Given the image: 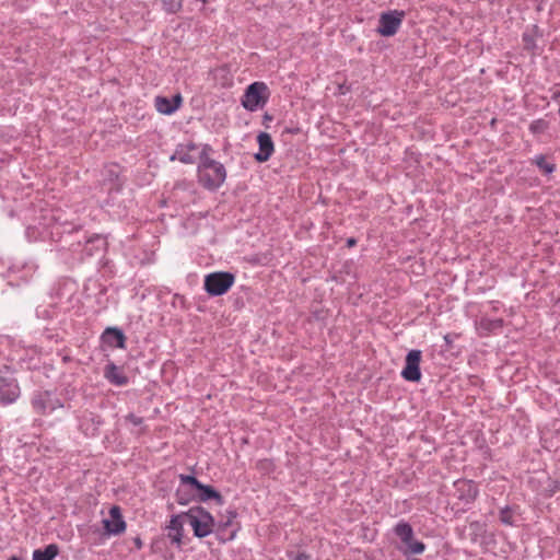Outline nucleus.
Segmentation results:
<instances>
[{
  "mask_svg": "<svg viewBox=\"0 0 560 560\" xmlns=\"http://www.w3.org/2000/svg\"><path fill=\"white\" fill-rule=\"evenodd\" d=\"M558 114H559V116H560V106H559V110H558Z\"/></svg>",
  "mask_w": 560,
  "mask_h": 560,
  "instance_id": "41",
  "label": "nucleus"
},
{
  "mask_svg": "<svg viewBox=\"0 0 560 560\" xmlns=\"http://www.w3.org/2000/svg\"><path fill=\"white\" fill-rule=\"evenodd\" d=\"M541 36L542 34L537 25H533L530 28L525 30L522 34L524 49L535 55L538 49L537 38Z\"/></svg>",
  "mask_w": 560,
  "mask_h": 560,
  "instance_id": "22",
  "label": "nucleus"
},
{
  "mask_svg": "<svg viewBox=\"0 0 560 560\" xmlns=\"http://www.w3.org/2000/svg\"><path fill=\"white\" fill-rule=\"evenodd\" d=\"M504 322L502 318H490L481 316L476 320V329L479 336L485 337L494 334L503 328Z\"/></svg>",
  "mask_w": 560,
  "mask_h": 560,
  "instance_id": "21",
  "label": "nucleus"
},
{
  "mask_svg": "<svg viewBox=\"0 0 560 560\" xmlns=\"http://www.w3.org/2000/svg\"><path fill=\"white\" fill-rule=\"evenodd\" d=\"M179 481L182 488H184L185 486H189L198 490V488L201 487V482L195 476L191 475H179Z\"/></svg>",
  "mask_w": 560,
  "mask_h": 560,
  "instance_id": "30",
  "label": "nucleus"
},
{
  "mask_svg": "<svg viewBox=\"0 0 560 560\" xmlns=\"http://www.w3.org/2000/svg\"><path fill=\"white\" fill-rule=\"evenodd\" d=\"M394 533L406 545L405 555H420L424 551L425 545L413 539V529L408 522L399 521L394 527Z\"/></svg>",
  "mask_w": 560,
  "mask_h": 560,
  "instance_id": "7",
  "label": "nucleus"
},
{
  "mask_svg": "<svg viewBox=\"0 0 560 560\" xmlns=\"http://www.w3.org/2000/svg\"><path fill=\"white\" fill-rule=\"evenodd\" d=\"M59 553V547L56 544H49L44 549L33 551V560H54Z\"/></svg>",
  "mask_w": 560,
  "mask_h": 560,
  "instance_id": "25",
  "label": "nucleus"
},
{
  "mask_svg": "<svg viewBox=\"0 0 560 560\" xmlns=\"http://www.w3.org/2000/svg\"><path fill=\"white\" fill-rule=\"evenodd\" d=\"M125 420L129 423H131L133 427H138L139 430L135 432L137 435H140L144 432L145 428L143 427L144 419L142 417H139L135 413H128L125 417Z\"/></svg>",
  "mask_w": 560,
  "mask_h": 560,
  "instance_id": "28",
  "label": "nucleus"
},
{
  "mask_svg": "<svg viewBox=\"0 0 560 560\" xmlns=\"http://www.w3.org/2000/svg\"><path fill=\"white\" fill-rule=\"evenodd\" d=\"M31 405L33 410L42 416H49L57 409L65 408V404L56 392L37 389L32 394Z\"/></svg>",
  "mask_w": 560,
  "mask_h": 560,
  "instance_id": "4",
  "label": "nucleus"
},
{
  "mask_svg": "<svg viewBox=\"0 0 560 560\" xmlns=\"http://www.w3.org/2000/svg\"><path fill=\"white\" fill-rule=\"evenodd\" d=\"M176 502L179 504V505H187L190 503L191 501V497L189 493H187L185 491L184 488L179 487L177 490H176Z\"/></svg>",
  "mask_w": 560,
  "mask_h": 560,
  "instance_id": "32",
  "label": "nucleus"
},
{
  "mask_svg": "<svg viewBox=\"0 0 560 560\" xmlns=\"http://www.w3.org/2000/svg\"><path fill=\"white\" fill-rule=\"evenodd\" d=\"M237 514L235 511H229L225 521L215 523L213 534L221 542H228L236 537L240 525L235 522Z\"/></svg>",
  "mask_w": 560,
  "mask_h": 560,
  "instance_id": "10",
  "label": "nucleus"
},
{
  "mask_svg": "<svg viewBox=\"0 0 560 560\" xmlns=\"http://www.w3.org/2000/svg\"><path fill=\"white\" fill-rule=\"evenodd\" d=\"M235 277L228 271L212 272L205 278V290L211 296H220L226 293L234 284Z\"/></svg>",
  "mask_w": 560,
  "mask_h": 560,
  "instance_id": "6",
  "label": "nucleus"
},
{
  "mask_svg": "<svg viewBox=\"0 0 560 560\" xmlns=\"http://www.w3.org/2000/svg\"><path fill=\"white\" fill-rule=\"evenodd\" d=\"M36 315H37V317L47 319V318H51L55 315V311L48 310L47 307L38 306L36 308Z\"/></svg>",
  "mask_w": 560,
  "mask_h": 560,
  "instance_id": "35",
  "label": "nucleus"
},
{
  "mask_svg": "<svg viewBox=\"0 0 560 560\" xmlns=\"http://www.w3.org/2000/svg\"><path fill=\"white\" fill-rule=\"evenodd\" d=\"M104 376L110 384L116 386H124L128 383V377L121 369L114 363H109L105 366Z\"/></svg>",
  "mask_w": 560,
  "mask_h": 560,
  "instance_id": "23",
  "label": "nucleus"
},
{
  "mask_svg": "<svg viewBox=\"0 0 560 560\" xmlns=\"http://www.w3.org/2000/svg\"><path fill=\"white\" fill-rule=\"evenodd\" d=\"M21 396L18 380L9 366H2V405L15 402Z\"/></svg>",
  "mask_w": 560,
  "mask_h": 560,
  "instance_id": "9",
  "label": "nucleus"
},
{
  "mask_svg": "<svg viewBox=\"0 0 560 560\" xmlns=\"http://www.w3.org/2000/svg\"><path fill=\"white\" fill-rule=\"evenodd\" d=\"M183 518H185V515H183V513L174 514L171 516L168 524L165 526V529L167 530V538L171 540V544L174 545L178 549L183 545V537H184Z\"/></svg>",
  "mask_w": 560,
  "mask_h": 560,
  "instance_id": "14",
  "label": "nucleus"
},
{
  "mask_svg": "<svg viewBox=\"0 0 560 560\" xmlns=\"http://www.w3.org/2000/svg\"><path fill=\"white\" fill-rule=\"evenodd\" d=\"M197 173L201 186L210 191L218 190L226 179L225 166L213 159L199 162Z\"/></svg>",
  "mask_w": 560,
  "mask_h": 560,
  "instance_id": "2",
  "label": "nucleus"
},
{
  "mask_svg": "<svg viewBox=\"0 0 560 560\" xmlns=\"http://www.w3.org/2000/svg\"><path fill=\"white\" fill-rule=\"evenodd\" d=\"M182 102L183 98L180 94H176L172 98L165 96H156L154 100V105L160 114L172 115L180 107Z\"/></svg>",
  "mask_w": 560,
  "mask_h": 560,
  "instance_id": "19",
  "label": "nucleus"
},
{
  "mask_svg": "<svg viewBox=\"0 0 560 560\" xmlns=\"http://www.w3.org/2000/svg\"><path fill=\"white\" fill-rule=\"evenodd\" d=\"M110 518L103 521L104 528L109 535H119L126 530V522L122 518L119 506H112L109 510Z\"/></svg>",
  "mask_w": 560,
  "mask_h": 560,
  "instance_id": "16",
  "label": "nucleus"
},
{
  "mask_svg": "<svg viewBox=\"0 0 560 560\" xmlns=\"http://www.w3.org/2000/svg\"><path fill=\"white\" fill-rule=\"evenodd\" d=\"M560 98V91H555L552 93V100H559Z\"/></svg>",
  "mask_w": 560,
  "mask_h": 560,
  "instance_id": "40",
  "label": "nucleus"
},
{
  "mask_svg": "<svg viewBox=\"0 0 560 560\" xmlns=\"http://www.w3.org/2000/svg\"><path fill=\"white\" fill-rule=\"evenodd\" d=\"M210 152H212V147L210 144H203L201 152L199 153V162H203L205 159H211Z\"/></svg>",
  "mask_w": 560,
  "mask_h": 560,
  "instance_id": "36",
  "label": "nucleus"
},
{
  "mask_svg": "<svg viewBox=\"0 0 560 560\" xmlns=\"http://www.w3.org/2000/svg\"><path fill=\"white\" fill-rule=\"evenodd\" d=\"M259 150L254 154L257 162H266L273 153L275 147L272 138L267 132H260L257 137Z\"/></svg>",
  "mask_w": 560,
  "mask_h": 560,
  "instance_id": "20",
  "label": "nucleus"
},
{
  "mask_svg": "<svg viewBox=\"0 0 560 560\" xmlns=\"http://www.w3.org/2000/svg\"><path fill=\"white\" fill-rule=\"evenodd\" d=\"M198 145L194 142L179 143L177 144L174 153L171 155V161H179L184 164H192L196 161V154Z\"/></svg>",
  "mask_w": 560,
  "mask_h": 560,
  "instance_id": "18",
  "label": "nucleus"
},
{
  "mask_svg": "<svg viewBox=\"0 0 560 560\" xmlns=\"http://www.w3.org/2000/svg\"><path fill=\"white\" fill-rule=\"evenodd\" d=\"M548 128V122L545 119H535L529 125V131L533 135L544 133Z\"/></svg>",
  "mask_w": 560,
  "mask_h": 560,
  "instance_id": "29",
  "label": "nucleus"
},
{
  "mask_svg": "<svg viewBox=\"0 0 560 560\" xmlns=\"http://www.w3.org/2000/svg\"><path fill=\"white\" fill-rule=\"evenodd\" d=\"M26 236L31 241L55 243L59 258L73 265L104 252L106 241L100 235L86 237L80 224L62 220L59 211H46L37 225L26 228Z\"/></svg>",
  "mask_w": 560,
  "mask_h": 560,
  "instance_id": "1",
  "label": "nucleus"
},
{
  "mask_svg": "<svg viewBox=\"0 0 560 560\" xmlns=\"http://www.w3.org/2000/svg\"><path fill=\"white\" fill-rule=\"evenodd\" d=\"M268 96V86L265 82H253L245 90L242 105L247 110L255 112L267 104Z\"/></svg>",
  "mask_w": 560,
  "mask_h": 560,
  "instance_id": "5",
  "label": "nucleus"
},
{
  "mask_svg": "<svg viewBox=\"0 0 560 560\" xmlns=\"http://www.w3.org/2000/svg\"><path fill=\"white\" fill-rule=\"evenodd\" d=\"M163 4V9L168 13H176L178 12L182 7L184 0H161Z\"/></svg>",
  "mask_w": 560,
  "mask_h": 560,
  "instance_id": "31",
  "label": "nucleus"
},
{
  "mask_svg": "<svg viewBox=\"0 0 560 560\" xmlns=\"http://www.w3.org/2000/svg\"><path fill=\"white\" fill-rule=\"evenodd\" d=\"M183 515L187 518L197 538H203L213 533L215 521L205 508L199 505L192 506L188 511L183 512Z\"/></svg>",
  "mask_w": 560,
  "mask_h": 560,
  "instance_id": "3",
  "label": "nucleus"
},
{
  "mask_svg": "<svg viewBox=\"0 0 560 560\" xmlns=\"http://www.w3.org/2000/svg\"><path fill=\"white\" fill-rule=\"evenodd\" d=\"M560 491V480H550L546 489L547 495L552 497L555 493Z\"/></svg>",
  "mask_w": 560,
  "mask_h": 560,
  "instance_id": "34",
  "label": "nucleus"
},
{
  "mask_svg": "<svg viewBox=\"0 0 560 560\" xmlns=\"http://www.w3.org/2000/svg\"><path fill=\"white\" fill-rule=\"evenodd\" d=\"M132 542H133L136 549H138V550H140L143 547L142 539L139 536L135 537L132 539Z\"/></svg>",
  "mask_w": 560,
  "mask_h": 560,
  "instance_id": "38",
  "label": "nucleus"
},
{
  "mask_svg": "<svg viewBox=\"0 0 560 560\" xmlns=\"http://www.w3.org/2000/svg\"><path fill=\"white\" fill-rule=\"evenodd\" d=\"M404 18V11L392 10L383 12L378 19L376 32L384 37L394 36L398 32Z\"/></svg>",
  "mask_w": 560,
  "mask_h": 560,
  "instance_id": "8",
  "label": "nucleus"
},
{
  "mask_svg": "<svg viewBox=\"0 0 560 560\" xmlns=\"http://www.w3.org/2000/svg\"><path fill=\"white\" fill-rule=\"evenodd\" d=\"M534 163L541 172L547 175L556 171V164L548 162L542 154L535 155Z\"/></svg>",
  "mask_w": 560,
  "mask_h": 560,
  "instance_id": "26",
  "label": "nucleus"
},
{
  "mask_svg": "<svg viewBox=\"0 0 560 560\" xmlns=\"http://www.w3.org/2000/svg\"><path fill=\"white\" fill-rule=\"evenodd\" d=\"M37 266L34 261L16 260L8 268V277L16 276L23 282H27L35 273Z\"/></svg>",
  "mask_w": 560,
  "mask_h": 560,
  "instance_id": "15",
  "label": "nucleus"
},
{
  "mask_svg": "<svg viewBox=\"0 0 560 560\" xmlns=\"http://www.w3.org/2000/svg\"><path fill=\"white\" fill-rule=\"evenodd\" d=\"M422 352L419 349L410 350L405 360V366L401 371V376L408 382H419L421 380V361Z\"/></svg>",
  "mask_w": 560,
  "mask_h": 560,
  "instance_id": "12",
  "label": "nucleus"
},
{
  "mask_svg": "<svg viewBox=\"0 0 560 560\" xmlns=\"http://www.w3.org/2000/svg\"><path fill=\"white\" fill-rule=\"evenodd\" d=\"M489 305L491 306L492 312H499L503 306L499 301H491L489 302Z\"/></svg>",
  "mask_w": 560,
  "mask_h": 560,
  "instance_id": "37",
  "label": "nucleus"
},
{
  "mask_svg": "<svg viewBox=\"0 0 560 560\" xmlns=\"http://www.w3.org/2000/svg\"><path fill=\"white\" fill-rule=\"evenodd\" d=\"M78 428L85 436H95L104 424L103 418L91 410H84L77 416Z\"/></svg>",
  "mask_w": 560,
  "mask_h": 560,
  "instance_id": "11",
  "label": "nucleus"
},
{
  "mask_svg": "<svg viewBox=\"0 0 560 560\" xmlns=\"http://www.w3.org/2000/svg\"><path fill=\"white\" fill-rule=\"evenodd\" d=\"M499 517H500V522L504 525H508V526L515 525V521L513 517V511L509 505H506L500 510Z\"/></svg>",
  "mask_w": 560,
  "mask_h": 560,
  "instance_id": "27",
  "label": "nucleus"
},
{
  "mask_svg": "<svg viewBox=\"0 0 560 560\" xmlns=\"http://www.w3.org/2000/svg\"><path fill=\"white\" fill-rule=\"evenodd\" d=\"M455 495L464 504L472 503L478 494L479 489L475 481L468 479H458L454 482Z\"/></svg>",
  "mask_w": 560,
  "mask_h": 560,
  "instance_id": "13",
  "label": "nucleus"
},
{
  "mask_svg": "<svg viewBox=\"0 0 560 560\" xmlns=\"http://www.w3.org/2000/svg\"><path fill=\"white\" fill-rule=\"evenodd\" d=\"M102 342L109 348L125 349L126 336L118 327H107L101 335Z\"/></svg>",
  "mask_w": 560,
  "mask_h": 560,
  "instance_id": "17",
  "label": "nucleus"
},
{
  "mask_svg": "<svg viewBox=\"0 0 560 560\" xmlns=\"http://www.w3.org/2000/svg\"><path fill=\"white\" fill-rule=\"evenodd\" d=\"M197 500L200 502H207L209 500H214L218 504H223V498L213 487L201 483V487L198 488Z\"/></svg>",
  "mask_w": 560,
  "mask_h": 560,
  "instance_id": "24",
  "label": "nucleus"
},
{
  "mask_svg": "<svg viewBox=\"0 0 560 560\" xmlns=\"http://www.w3.org/2000/svg\"><path fill=\"white\" fill-rule=\"evenodd\" d=\"M287 557L289 560H310V556L304 551L289 550Z\"/></svg>",
  "mask_w": 560,
  "mask_h": 560,
  "instance_id": "33",
  "label": "nucleus"
},
{
  "mask_svg": "<svg viewBox=\"0 0 560 560\" xmlns=\"http://www.w3.org/2000/svg\"><path fill=\"white\" fill-rule=\"evenodd\" d=\"M355 244H357V240H355V238L350 237V238H348V240H347V246H348V247H352V246H354Z\"/></svg>",
  "mask_w": 560,
  "mask_h": 560,
  "instance_id": "39",
  "label": "nucleus"
}]
</instances>
